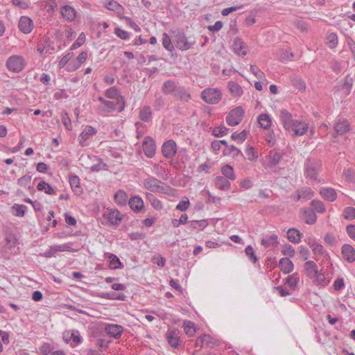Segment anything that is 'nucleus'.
I'll list each match as a JSON object with an SVG mask.
<instances>
[{"instance_id": "obj_52", "label": "nucleus", "mask_w": 355, "mask_h": 355, "mask_svg": "<svg viewBox=\"0 0 355 355\" xmlns=\"http://www.w3.org/2000/svg\"><path fill=\"white\" fill-rule=\"evenodd\" d=\"M311 205L318 213H323L326 210L323 202L319 200H313L311 202Z\"/></svg>"}, {"instance_id": "obj_50", "label": "nucleus", "mask_w": 355, "mask_h": 355, "mask_svg": "<svg viewBox=\"0 0 355 355\" xmlns=\"http://www.w3.org/2000/svg\"><path fill=\"white\" fill-rule=\"evenodd\" d=\"M299 281H300V278L297 273H293L291 275L288 276L284 279L285 284H288L291 288L296 287Z\"/></svg>"}, {"instance_id": "obj_25", "label": "nucleus", "mask_w": 355, "mask_h": 355, "mask_svg": "<svg viewBox=\"0 0 355 355\" xmlns=\"http://www.w3.org/2000/svg\"><path fill=\"white\" fill-rule=\"evenodd\" d=\"M320 195L325 200L333 202L337 198V193L333 188L331 187H323L320 189Z\"/></svg>"}, {"instance_id": "obj_5", "label": "nucleus", "mask_w": 355, "mask_h": 355, "mask_svg": "<svg viewBox=\"0 0 355 355\" xmlns=\"http://www.w3.org/2000/svg\"><path fill=\"white\" fill-rule=\"evenodd\" d=\"M201 97L207 103L216 104L220 101L222 94L217 88H208L202 92Z\"/></svg>"}, {"instance_id": "obj_58", "label": "nucleus", "mask_w": 355, "mask_h": 355, "mask_svg": "<svg viewBox=\"0 0 355 355\" xmlns=\"http://www.w3.org/2000/svg\"><path fill=\"white\" fill-rule=\"evenodd\" d=\"M190 205L189 200L187 197H184L177 205L176 209L184 211L188 209Z\"/></svg>"}, {"instance_id": "obj_15", "label": "nucleus", "mask_w": 355, "mask_h": 355, "mask_svg": "<svg viewBox=\"0 0 355 355\" xmlns=\"http://www.w3.org/2000/svg\"><path fill=\"white\" fill-rule=\"evenodd\" d=\"M279 117L284 127L286 130H290L295 122L293 119L292 114L286 110H281Z\"/></svg>"}, {"instance_id": "obj_35", "label": "nucleus", "mask_w": 355, "mask_h": 355, "mask_svg": "<svg viewBox=\"0 0 355 355\" xmlns=\"http://www.w3.org/2000/svg\"><path fill=\"white\" fill-rule=\"evenodd\" d=\"M146 199L150 202L152 207L156 210H161L163 208L162 202L157 199L153 193L146 192Z\"/></svg>"}, {"instance_id": "obj_7", "label": "nucleus", "mask_w": 355, "mask_h": 355, "mask_svg": "<svg viewBox=\"0 0 355 355\" xmlns=\"http://www.w3.org/2000/svg\"><path fill=\"white\" fill-rule=\"evenodd\" d=\"M244 115V111L241 107H237L231 110L226 117V121L229 125L235 126L241 123Z\"/></svg>"}, {"instance_id": "obj_18", "label": "nucleus", "mask_w": 355, "mask_h": 355, "mask_svg": "<svg viewBox=\"0 0 355 355\" xmlns=\"http://www.w3.org/2000/svg\"><path fill=\"white\" fill-rule=\"evenodd\" d=\"M60 12L62 17L68 21H73L76 17V11L71 6H62Z\"/></svg>"}, {"instance_id": "obj_62", "label": "nucleus", "mask_w": 355, "mask_h": 355, "mask_svg": "<svg viewBox=\"0 0 355 355\" xmlns=\"http://www.w3.org/2000/svg\"><path fill=\"white\" fill-rule=\"evenodd\" d=\"M250 69L254 76L259 80H262L265 79L264 73L261 71L257 67L254 65H250Z\"/></svg>"}, {"instance_id": "obj_59", "label": "nucleus", "mask_w": 355, "mask_h": 355, "mask_svg": "<svg viewBox=\"0 0 355 355\" xmlns=\"http://www.w3.org/2000/svg\"><path fill=\"white\" fill-rule=\"evenodd\" d=\"M31 176L29 175H25L18 179L17 183L19 186L23 187L31 188Z\"/></svg>"}, {"instance_id": "obj_11", "label": "nucleus", "mask_w": 355, "mask_h": 355, "mask_svg": "<svg viewBox=\"0 0 355 355\" xmlns=\"http://www.w3.org/2000/svg\"><path fill=\"white\" fill-rule=\"evenodd\" d=\"M162 152L164 157L173 158L177 153L176 143L173 140H168L164 143L162 147Z\"/></svg>"}, {"instance_id": "obj_9", "label": "nucleus", "mask_w": 355, "mask_h": 355, "mask_svg": "<svg viewBox=\"0 0 355 355\" xmlns=\"http://www.w3.org/2000/svg\"><path fill=\"white\" fill-rule=\"evenodd\" d=\"M314 196L313 191L309 187H302L296 190L291 196L295 201L308 200Z\"/></svg>"}, {"instance_id": "obj_21", "label": "nucleus", "mask_w": 355, "mask_h": 355, "mask_svg": "<svg viewBox=\"0 0 355 355\" xmlns=\"http://www.w3.org/2000/svg\"><path fill=\"white\" fill-rule=\"evenodd\" d=\"M304 269L306 275L309 278L312 279L313 277L318 274V267L317 264L313 261H308L304 264Z\"/></svg>"}, {"instance_id": "obj_47", "label": "nucleus", "mask_w": 355, "mask_h": 355, "mask_svg": "<svg viewBox=\"0 0 355 355\" xmlns=\"http://www.w3.org/2000/svg\"><path fill=\"white\" fill-rule=\"evenodd\" d=\"M184 330L186 334L190 337L193 336L196 333L195 324L191 321H184L183 324Z\"/></svg>"}, {"instance_id": "obj_22", "label": "nucleus", "mask_w": 355, "mask_h": 355, "mask_svg": "<svg viewBox=\"0 0 355 355\" xmlns=\"http://www.w3.org/2000/svg\"><path fill=\"white\" fill-rule=\"evenodd\" d=\"M96 133V130L92 126H86L83 131L79 136V143L81 146H85V141L89 139V137L94 135Z\"/></svg>"}, {"instance_id": "obj_34", "label": "nucleus", "mask_w": 355, "mask_h": 355, "mask_svg": "<svg viewBox=\"0 0 355 355\" xmlns=\"http://www.w3.org/2000/svg\"><path fill=\"white\" fill-rule=\"evenodd\" d=\"M213 343V338L208 334L199 336L196 342L195 347H202L204 345H209Z\"/></svg>"}, {"instance_id": "obj_20", "label": "nucleus", "mask_w": 355, "mask_h": 355, "mask_svg": "<svg viewBox=\"0 0 355 355\" xmlns=\"http://www.w3.org/2000/svg\"><path fill=\"white\" fill-rule=\"evenodd\" d=\"M130 207L136 212L141 211L144 208V201L139 196H135L128 200Z\"/></svg>"}, {"instance_id": "obj_54", "label": "nucleus", "mask_w": 355, "mask_h": 355, "mask_svg": "<svg viewBox=\"0 0 355 355\" xmlns=\"http://www.w3.org/2000/svg\"><path fill=\"white\" fill-rule=\"evenodd\" d=\"M353 83V78H352L349 75L346 76L343 83V89H345L346 94H349L350 93Z\"/></svg>"}, {"instance_id": "obj_60", "label": "nucleus", "mask_w": 355, "mask_h": 355, "mask_svg": "<svg viewBox=\"0 0 355 355\" xmlns=\"http://www.w3.org/2000/svg\"><path fill=\"white\" fill-rule=\"evenodd\" d=\"M248 133V132L245 130H243L240 133L234 132L232 135L231 138L234 141H238L239 142L242 143L245 140Z\"/></svg>"}, {"instance_id": "obj_36", "label": "nucleus", "mask_w": 355, "mask_h": 355, "mask_svg": "<svg viewBox=\"0 0 355 355\" xmlns=\"http://www.w3.org/2000/svg\"><path fill=\"white\" fill-rule=\"evenodd\" d=\"M312 279H314V283L317 286H326L329 283V280L325 277L322 270L318 271V274Z\"/></svg>"}, {"instance_id": "obj_39", "label": "nucleus", "mask_w": 355, "mask_h": 355, "mask_svg": "<svg viewBox=\"0 0 355 355\" xmlns=\"http://www.w3.org/2000/svg\"><path fill=\"white\" fill-rule=\"evenodd\" d=\"M221 173L223 177L228 180H234L236 179L234 168L229 164H225L221 168Z\"/></svg>"}, {"instance_id": "obj_53", "label": "nucleus", "mask_w": 355, "mask_h": 355, "mask_svg": "<svg viewBox=\"0 0 355 355\" xmlns=\"http://www.w3.org/2000/svg\"><path fill=\"white\" fill-rule=\"evenodd\" d=\"M327 41L329 47L331 49H334L338 44V36L336 33H329L327 37Z\"/></svg>"}, {"instance_id": "obj_12", "label": "nucleus", "mask_w": 355, "mask_h": 355, "mask_svg": "<svg viewBox=\"0 0 355 355\" xmlns=\"http://www.w3.org/2000/svg\"><path fill=\"white\" fill-rule=\"evenodd\" d=\"M18 28L24 34L30 33L33 28V21L27 16H21L18 22Z\"/></svg>"}, {"instance_id": "obj_8", "label": "nucleus", "mask_w": 355, "mask_h": 355, "mask_svg": "<svg viewBox=\"0 0 355 355\" xmlns=\"http://www.w3.org/2000/svg\"><path fill=\"white\" fill-rule=\"evenodd\" d=\"M105 96L108 98H116L118 104H121L119 107L118 112H121L125 107L124 98L120 95V92L116 87H112L107 89L105 92Z\"/></svg>"}, {"instance_id": "obj_51", "label": "nucleus", "mask_w": 355, "mask_h": 355, "mask_svg": "<svg viewBox=\"0 0 355 355\" xmlns=\"http://www.w3.org/2000/svg\"><path fill=\"white\" fill-rule=\"evenodd\" d=\"M208 225V222L207 220H191L190 222V227L195 230H204Z\"/></svg>"}, {"instance_id": "obj_6", "label": "nucleus", "mask_w": 355, "mask_h": 355, "mask_svg": "<svg viewBox=\"0 0 355 355\" xmlns=\"http://www.w3.org/2000/svg\"><path fill=\"white\" fill-rule=\"evenodd\" d=\"M306 242L311 248L313 253L315 257L320 256L323 258V261H327L330 259L329 253L324 249L323 246L318 243L314 239L309 237Z\"/></svg>"}, {"instance_id": "obj_23", "label": "nucleus", "mask_w": 355, "mask_h": 355, "mask_svg": "<svg viewBox=\"0 0 355 355\" xmlns=\"http://www.w3.org/2000/svg\"><path fill=\"white\" fill-rule=\"evenodd\" d=\"M63 338L67 343L72 341L74 345H77L81 342V338L78 331L64 332L63 334Z\"/></svg>"}, {"instance_id": "obj_46", "label": "nucleus", "mask_w": 355, "mask_h": 355, "mask_svg": "<svg viewBox=\"0 0 355 355\" xmlns=\"http://www.w3.org/2000/svg\"><path fill=\"white\" fill-rule=\"evenodd\" d=\"M11 209L15 216L22 217L24 216L27 207L24 205L14 204Z\"/></svg>"}, {"instance_id": "obj_41", "label": "nucleus", "mask_w": 355, "mask_h": 355, "mask_svg": "<svg viewBox=\"0 0 355 355\" xmlns=\"http://www.w3.org/2000/svg\"><path fill=\"white\" fill-rule=\"evenodd\" d=\"M223 154L232 156V157H236L239 155L243 156L241 151L233 145L227 146V148L223 150Z\"/></svg>"}, {"instance_id": "obj_49", "label": "nucleus", "mask_w": 355, "mask_h": 355, "mask_svg": "<svg viewBox=\"0 0 355 355\" xmlns=\"http://www.w3.org/2000/svg\"><path fill=\"white\" fill-rule=\"evenodd\" d=\"M244 42L239 38H236L234 42V49L236 53L241 55H245L246 52L243 51Z\"/></svg>"}, {"instance_id": "obj_40", "label": "nucleus", "mask_w": 355, "mask_h": 355, "mask_svg": "<svg viewBox=\"0 0 355 355\" xmlns=\"http://www.w3.org/2000/svg\"><path fill=\"white\" fill-rule=\"evenodd\" d=\"M261 243L266 248L270 246H273L278 243V237L276 234H271L268 236H266V238H263L261 240Z\"/></svg>"}, {"instance_id": "obj_26", "label": "nucleus", "mask_w": 355, "mask_h": 355, "mask_svg": "<svg viewBox=\"0 0 355 355\" xmlns=\"http://www.w3.org/2000/svg\"><path fill=\"white\" fill-rule=\"evenodd\" d=\"M302 219L306 224H314L317 219V216L313 209H305L302 215Z\"/></svg>"}, {"instance_id": "obj_24", "label": "nucleus", "mask_w": 355, "mask_h": 355, "mask_svg": "<svg viewBox=\"0 0 355 355\" xmlns=\"http://www.w3.org/2000/svg\"><path fill=\"white\" fill-rule=\"evenodd\" d=\"M214 184L216 188L222 191H227L230 189V182L223 176H217L214 179Z\"/></svg>"}, {"instance_id": "obj_42", "label": "nucleus", "mask_w": 355, "mask_h": 355, "mask_svg": "<svg viewBox=\"0 0 355 355\" xmlns=\"http://www.w3.org/2000/svg\"><path fill=\"white\" fill-rule=\"evenodd\" d=\"M228 88L230 93L234 96H240L243 94V89L241 87L235 82H229Z\"/></svg>"}, {"instance_id": "obj_13", "label": "nucleus", "mask_w": 355, "mask_h": 355, "mask_svg": "<svg viewBox=\"0 0 355 355\" xmlns=\"http://www.w3.org/2000/svg\"><path fill=\"white\" fill-rule=\"evenodd\" d=\"M334 133L333 135L334 137L343 135L349 131V123L346 120L338 119L334 124Z\"/></svg>"}, {"instance_id": "obj_1", "label": "nucleus", "mask_w": 355, "mask_h": 355, "mask_svg": "<svg viewBox=\"0 0 355 355\" xmlns=\"http://www.w3.org/2000/svg\"><path fill=\"white\" fill-rule=\"evenodd\" d=\"M322 163L320 160L308 158L306 159L304 166V174L306 178L314 181L320 182L318 175L321 170Z\"/></svg>"}, {"instance_id": "obj_55", "label": "nucleus", "mask_w": 355, "mask_h": 355, "mask_svg": "<svg viewBox=\"0 0 355 355\" xmlns=\"http://www.w3.org/2000/svg\"><path fill=\"white\" fill-rule=\"evenodd\" d=\"M343 215V217L348 220H354L355 218V208L352 207H347L345 208Z\"/></svg>"}, {"instance_id": "obj_17", "label": "nucleus", "mask_w": 355, "mask_h": 355, "mask_svg": "<svg viewBox=\"0 0 355 355\" xmlns=\"http://www.w3.org/2000/svg\"><path fill=\"white\" fill-rule=\"evenodd\" d=\"M175 98L182 101H188L191 98V95L184 87L178 85L173 94Z\"/></svg>"}, {"instance_id": "obj_30", "label": "nucleus", "mask_w": 355, "mask_h": 355, "mask_svg": "<svg viewBox=\"0 0 355 355\" xmlns=\"http://www.w3.org/2000/svg\"><path fill=\"white\" fill-rule=\"evenodd\" d=\"M302 236V234L296 228H290L287 231V239L292 243H298L300 242Z\"/></svg>"}, {"instance_id": "obj_29", "label": "nucleus", "mask_w": 355, "mask_h": 355, "mask_svg": "<svg viewBox=\"0 0 355 355\" xmlns=\"http://www.w3.org/2000/svg\"><path fill=\"white\" fill-rule=\"evenodd\" d=\"M280 270L285 274H288L293 271L294 265L288 258H282L279 263Z\"/></svg>"}, {"instance_id": "obj_43", "label": "nucleus", "mask_w": 355, "mask_h": 355, "mask_svg": "<svg viewBox=\"0 0 355 355\" xmlns=\"http://www.w3.org/2000/svg\"><path fill=\"white\" fill-rule=\"evenodd\" d=\"M258 122L261 128L268 129L271 125V119L268 114H261L258 117Z\"/></svg>"}, {"instance_id": "obj_3", "label": "nucleus", "mask_w": 355, "mask_h": 355, "mask_svg": "<svg viewBox=\"0 0 355 355\" xmlns=\"http://www.w3.org/2000/svg\"><path fill=\"white\" fill-rule=\"evenodd\" d=\"M283 154L276 149H272L269 151L268 154L262 160V166L266 169H273L282 161Z\"/></svg>"}, {"instance_id": "obj_2", "label": "nucleus", "mask_w": 355, "mask_h": 355, "mask_svg": "<svg viewBox=\"0 0 355 355\" xmlns=\"http://www.w3.org/2000/svg\"><path fill=\"white\" fill-rule=\"evenodd\" d=\"M144 187L150 192L168 193V187L164 186L161 180L153 176H148L143 180Z\"/></svg>"}, {"instance_id": "obj_19", "label": "nucleus", "mask_w": 355, "mask_h": 355, "mask_svg": "<svg viewBox=\"0 0 355 355\" xmlns=\"http://www.w3.org/2000/svg\"><path fill=\"white\" fill-rule=\"evenodd\" d=\"M105 331L110 336L119 338L123 332V327L119 324H107L105 327Z\"/></svg>"}, {"instance_id": "obj_16", "label": "nucleus", "mask_w": 355, "mask_h": 355, "mask_svg": "<svg viewBox=\"0 0 355 355\" xmlns=\"http://www.w3.org/2000/svg\"><path fill=\"white\" fill-rule=\"evenodd\" d=\"M341 253L343 259L349 263L355 261V249L349 244H345L342 246Z\"/></svg>"}, {"instance_id": "obj_14", "label": "nucleus", "mask_w": 355, "mask_h": 355, "mask_svg": "<svg viewBox=\"0 0 355 355\" xmlns=\"http://www.w3.org/2000/svg\"><path fill=\"white\" fill-rule=\"evenodd\" d=\"M176 47L181 51H186L191 47L192 43L189 42L184 33H178L175 35Z\"/></svg>"}, {"instance_id": "obj_45", "label": "nucleus", "mask_w": 355, "mask_h": 355, "mask_svg": "<svg viewBox=\"0 0 355 355\" xmlns=\"http://www.w3.org/2000/svg\"><path fill=\"white\" fill-rule=\"evenodd\" d=\"M37 189L38 191H44L47 194H55L53 188L45 181H41L39 182L37 186Z\"/></svg>"}, {"instance_id": "obj_38", "label": "nucleus", "mask_w": 355, "mask_h": 355, "mask_svg": "<svg viewBox=\"0 0 355 355\" xmlns=\"http://www.w3.org/2000/svg\"><path fill=\"white\" fill-rule=\"evenodd\" d=\"M178 85L173 80L165 81L162 86V92L165 94H173Z\"/></svg>"}, {"instance_id": "obj_64", "label": "nucleus", "mask_w": 355, "mask_h": 355, "mask_svg": "<svg viewBox=\"0 0 355 355\" xmlns=\"http://www.w3.org/2000/svg\"><path fill=\"white\" fill-rule=\"evenodd\" d=\"M343 175L346 180L355 182V173L351 168H347L343 171Z\"/></svg>"}, {"instance_id": "obj_33", "label": "nucleus", "mask_w": 355, "mask_h": 355, "mask_svg": "<svg viewBox=\"0 0 355 355\" xmlns=\"http://www.w3.org/2000/svg\"><path fill=\"white\" fill-rule=\"evenodd\" d=\"M105 6L107 10L115 12L119 15L122 13V12L123 11V6L117 1L114 0H107L105 3Z\"/></svg>"}, {"instance_id": "obj_44", "label": "nucleus", "mask_w": 355, "mask_h": 355, "mask_svg": "<svg viewBox=\"0 0 355 355\" xmlns=\"http://www.w3.org/2000/svg\"><path fill=\"white\" fill-rule=\"evenodd\" d=\"M110 259L109 266L112 269L122 268L123 265L121 262L120 259L113 254H110L108 256Z\"/></svg>"}, {"instance_id": "obj_32", "label": "nucleus", "mask_w": 355, "mask_h": 355, "mask_svg": "<svg viewBox=\"0 0 355 355\" xmlns=\"http://www.w3.org/2000/svg\"><path fill=\"white\" fill-rule=\"evenodd\" d=\"M115 202L120 206H125L127 204L128 196L123 190H118L114 196Z\"/></svg>"}, {"instance_id": "obj_63", "label": "nucleus", "mask_w": 355, "mask_h": 355, "mask_svg": "<svg viewBox=\"0 0 355 355\" xmlns=\"http://www.w3.org/2000/svg\"><path fill=\"white\" fill-rule=\"evenodd\" d=\"M245 252L249 259L253 263H255L257 261V257L254 253L253 248L251 245H248L245 248Z\"/></svg>"}, {"instance_id": "obj_31", "label": "nucleus", "mask_w": 355, "mask_h": 355, "mask_svg": "<svg viewBox=\"0 0 355 355\" xmlns=\"http://www.w3.org/2000/svg\"><path fill=\"white\" fill-rule=\"evenodd\" d=\"M69 179V184L73 191L76 194L80 195L82 193L83 190L80 186L79 178L76 175H70Z\"/></svg>"}, {"instance_id": "obj_61", "label": "nucleus", "mask_w": 355, "mask_h": 355, "mask_svg": "<svg viewBox=\"0 0 355 355\" xmlns=\"http://www.w3.org/2000/svg\"><path fill=\"white\" fill-rule=\"evenodd\" d=\"M120 105H121V104H118L117 101L114 102V101H107V102H105V104L104 105L105 106L104 111H105L107 112H111L115 110H118L119 107Z\"/></svg>"}, {"instance_id": "obj_27", "label": "nucleus", "mask_w": 355, "mask_h": 355, "mask_svg": "<svg viewBox=\"0 0 355 355\" xmlns=\"http://www.w3.org/2000/svg\"><path fill=\"white\" fill-rule=\"evenodd\" d=\"M178 334V332L175 330H168L166 334L168 344L173 348H177L179 346Z\"/></svg>"}, {"instance_id": "obj_4", "label": "nucleus", "mask_w": 355, "mask_h": 355, "mask_svg": "<svg viewBox=\"0 0 355 355\" xmlns=\"http://www.w3.org/2000/svg\"><path fill=\"white\" fill-rule=\"evenodd\" d=\"M6 65L10 71L19 73L24 69L25 60L21 55H12L7 59Z\"/></svg>"}, {"instance_id": "obj_57", "label": "nucleus", "mask_w": 355, "mask_h": 355, "mask_svg": "<svg viewBox=\"0 0 355 355\" xmlns=\"http://www.w3.org/2000/svg\"><path fill=\"white\" fill-rule=\"evenodd\" d=\"M162 45L166 50L169 51H172L174 49V47L171 43V38L169 35L166 33H164L162 35Z\"/></svg>"}, {"instance_id": "obj_37", "label": "nucleus", "mask_w": 355, "mask_h": 355, "mask_svg": "<svg viewBox=\"0 0 355 355\" xmlns=\"http://www.w3.org/2000/svg\"><path fill=\"white\" fill-rule=\"evenodd\" d=\"M107 219L110 223L113 225H119L122 219L121 214L116 209L110 210L108 213Z\"/></svg>"}, {"instance_id": "obj_28", "label": "nucleus", "mask_w": 355, "mask_h": 355, "mask_svg": "<svg viewBox=\"0 0 355 355\" xmlns=\"http://www.w3.org/2000/svg\"><path fill=\"white\" fill-rule=\"evenodd\" d=\"M308 125L304 122L301 121H295L294 125L290 129L294 132L295 135L301 136L305 134L307 131Z\"/></svg>"}, {"instance_id": "obj_48", "label": "nucleus", "mask_w": 355, "mask_h": 355, "mask_svg": "<svg viewBox=\"0 0 355 355\" xmlns=\"http://www.w3.org/2000/svg\"><path fill=\"white\" fill-rule=\"evenodd\" d=\"M139 116L141 121L147 122L152 117V112L150 107H144L140 110Z\"/></svg>"}, {"instance_id": "obj_56", "label": "nucleus", "mask_w": 355, "mask_h": 355, "mask_svg": "<svg viewBox=\"0 0 355 355\" xmlns=\"http://www.w3.org/2000/svg\"><path fill=\"white\" fill-rule=\"evenodd\" d=\"M229 128L225 126L215 127L212 130V135L216 137H221L227 134Z\"/></svg>"}, {"instance_id": "obj_10", "label": "nucleus", "mask_w": 355, "mask_h": 355, "mask_svg": "<svg viewBox=\"0 0 355 355\" xmlns=\"http://www.w3.org/2000/svg\"><path fill=\"white\" fill-rule=\"evenodd\" d=\"M143 150L145 155L152 158L156 152V146L154 139L150 137H146L142 142Z\"/></svg>"}]
</instances>
